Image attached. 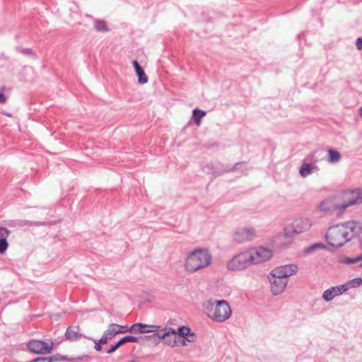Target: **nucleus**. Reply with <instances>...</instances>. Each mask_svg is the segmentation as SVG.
I'll return each mask as SVG.
<instances>
[{
    "label": "nucleus",
    "instance_id": "1",
    "mask_svg": "<svg viewBox=\"0 0 362 362\" xmlns=\"http://www.w3.org/2000/svg\"><path fill=\"white\" fill-rule=\"evenodd\" d=\"M360 230L361 226L355 221L337 224L328 229L325 235L326 240L330 246L339 248L355 238Z\"/></svg>",
    "mask_w": 362,
    "mask_h": 362
},
{
    "label": "nucleus",
    "instance_id": "2",
    "mask_svg": "<svg viewBox=\"0 0 362 362\" xmlns=\"http://www.w3.org/2000/svg\"><path fill=\"white\" fill-rule=\"evenodd\" d=\"M202 308L206 315L216 322H225L232 314L231 308L226 300L209 299L203 303Z\"/></svg>",
    "mask_w": 362,
    "mask_h": 362
},
{
    "label": "nucleus",
    "instance_id": "3",
    "mask_svg": "<svg viewBox=\"0 0 362 362\" xmlns=\"http://www.w3.org/2000/svg\"><path fill=\"white\" fill-rule=\"evenodd\" d=\"M212 256L206 248H197L190 252L185 260V268L190 272H195L209 267L211 264Z\"/></svg>",
    "mask_w": 362,
    "mask_h": 362
},
{
    "label": "nucleus",
    "instance_id": "4",
    "mask_svg": "<svg viewBox=\"0 0 362 362\" xmlns=\"http://www.w3.org/2000/svg\"><path fill=\"white\" fill-rule=\"evenodd\" d=\"M362 202L361 197V189H356L344 194V202L342 204H336L333 210L341 212L349 206L357 204Z\"/></svg>",
    "mask_w": 362,
    "mask_h": 362
},
{
    "label": "nucleus",
    "instance_id": "5",
    "mask_svg": "<svg viewBox=\"0 0 362 362\" xmlns=\"http://www.w3.org/2000/svg\"><path fill=\"white\" fill-rule=\"evenodd\" d=\"M247 251L251 264H260L268 261L273 256L272 250L264 247L251 248Z\"/></svg>",
    "mask_w": 362,
    "mask_h": 362
},
{
    "label": "nucleus",
    "instance_id": "6",
    "mask_svg": "<svg viewBox=\"0 0 362 362\" xmlns=\"http://www.w3.org/2000/svg\"><path fill=\"white\" fill-rule=\"evenodd\" d=\"M251 265L247 251L239 253L227 263V268L230 271L244 269Z\"/></svg>",
    "mask_w": 362,
    "mask_h": 362
},
{
    "label": "nucleus",
    "instance_id": "7",
    "mask_svg": "<svg viewBox=\"0 0 362 362\" xmlns=\"http://www.w3.org/2000/svg\"><path fill=\"white\" fill-rule=\"evenodd\" d=\"M54 344L52 341L31 340L28 343L30 351L37 354H49L53 349Z\"/></svg>",
    "mask_w": 362,
    "mask_h": 362
},
{
    "label": "nucleus",
    "instance_id": "8",
    "mask_svg": "<svg viewBox=\"0 0 362 362\" xmlns=\"http://www.w3.org/2000/svg\"><path fill=\"white\" fill-rule=\"evenodd\" d=\"M268 278L271 284V291L274 295H279L284 291L288 284L287 279L275 275L273 272L269 274Z\"/></svg>",
    "mask_w": 362,
    "mask_h": 362
},
{
    "label": "nucleus",
    "instance_id": "9",
    "mask_svg": "<svg viewBox=\"0 0 362 362\" xmlns=\"http://www.w3.org/2000/svg\"><path fill=\"white\" fill-rule=\"evenodd\" d=\"M298 269V267H297V265L294 264H291L276 267L272 272L275 274V275H279V277L284 278L286 279L287 277H289L293 274H296Z\"/></svg>",
    "mask_w": 362,
    "mask_h": 362
},
{
    "label": "nucleus",
    "instance_id": "10",
    "mask_svg": "<svg viewBox=\"0 0 362 362\" xmlns=\"http://www.w3.org/2000/svg\"><path fill=\"white\" fill-rule=\"evenodd\" d=\"M310 221L308 218H300L296 219L291 225L293 234H300L310 229Z\"/></svg>",
    "mask_w": 362,
    "mask_h": 362
},
{
    "label": "nucleus",
    "instance_id": "11",
    "mask_svg": "<svg viewBox=\"0 0 362 362\" xmlns=\"http://www.w3.org/2000/svg\"><path fill=\"white\" fill-rule=\"evenodd\" d=\"M255 236L256 233L254 228H243L235 233L234 240L237 242L242 243L252 240Z\"/></svg>",
    "mask_w": 362,
    "mask_h": 362
},
{
    "label": "nucleus",
    "instance_id": "12",
    "mask_svg": "<svg viewBox=\"0 0 362 362\" xmlns=\"http://www.w3.org/2000/svg\"><path fill=\"white\" fill-rule=\"evenodd\" d=\"M347 291V288L342 285L333 286L325 290L323 293L322 298L326 301L332 300L335 296H339Z\"/></svg>",
    "mask_w": 362,
    "mask_h": 362
},
{
    "label": "nucleus",
    "instance_id": "13",
    "mask_svg": "<svg viewBox=\"0 0 362 362\" xmlns=\"http://www.w3.org/2000/svg\"><path fill=\"white\" fill-rule=\"evenodd\" d=\"M83 337L80 332V328L78 326H70L67 327L65 332V338L66 340L73 341H78Z\"/></svg>",
    "mask_w": 362,
    "mask_h": 362
},
{
    "label": "nucleus",
    "instance_id": "14",
    "mask_svg": "<svg viewBox=\"0 0 362 362\" xmlns=\"http://www.w3.org/2000/svg\"><path fill=\"white\" fill-rule=\"evenodd\" d=\"M139 338L134 336H125L120 339L117 343L114 345H112L108 350H107V354H112L115 352L122 344H125L127 342L136 343L138 342Z\"/></svg>",
    "mask_w": 362,
    "mask_h": 362
},
{
    "label": "nucleus",
    "instance_id": "15",
    "mask_svg": "<svg viewBox=\"0 0 362 362\" xmlns=\"http://www.w3.org/2000/svg\"><path fill=\"white\" fill-rule=\"evenodd\" d=\"M132 64L138 76V82L141 84L146 83L148 81V76L140 66L139 63L136 60H134L132 62Z\"/></svg>",
    "mask_w": 362,
    "mask_h": 362
},
{
    "label": "nucleus",
    "instance_id": "16",
    "mask_svg": "<svg viewBox=\"0 0 362 362\" xmlns=\"http://www.w3.org/2000/svg\"><path fill=\"white\" fill-rule=\"evenodd\" d=\"M313 170H319L318 166L314 163H303L300 168V174L302 177H305L311 174Z\"/></svg>",
    "mask_w": 362,
    "mask_h": 362
},
{
    "label": "nucleus",
    "instance_id": "17",
    "mask_svg": "<svg viewBox=\"0 0 362 362\" xmlns=\"http://www.w3.org/2000/svg\"><path fill=\"white\" fill-rule=\"evenodd\" d=\"M152 329L148 328L147 324L135 323L131 326L130 332L134 334L150 333Z\"/></svg>",
    "mask_w": 362,
    "mask_h": 362
},
{
    "label": "nucleus",
    "instance_id": "18",
    "mask_svg": "<svg viewBox=\"0 0 362 362\" xmlns=\"http://www.w3.org/2000/svg\"><path fill=\"white\" fill-rule=\"evenodd\" d=\"M93 23L94 29L97 32L105 33L109 31V28L105 21L98 18H93Z\"/></svg>",
    "mask_w": 362,
    "mask_h": 362
},
{
    "label": "nucleus",
    "instance_id": "19",
    "mask_svg": "<svg viewBox=\"0 0 362 362\" xmlns=\"http://www.w3.org/2000/svg\"><path fill=\"white\" fill-rule=\"evenodd\" d=\"M117 324H110L107 327V329L104 332L105 334L109 337L111 340L113 339L117 334H120V331L117 330Z\"/></svg>",
    "mask_w": 362,
    "mask_h": 362
},
{
    "label": "nucleus",
    "instance_id": "20",
    "mask_svg": "<svg viewBox=\"0 0 362 362\" xmlns=\"http://www.w3.org/2000/svg\"><path fill=\"white\" fill-rule=\"evenodd\" d=\"M163 332L160 333L159 331L156 333L154 335H156L158 338L161 339H165L169 337L170 335H175L176 331L175 329L172 327L163 328Z\"/></svg>",
    "mask_w": 362,
    "mask_h": 362
},
{
    "label": "nucleus",
    "instance_id": "21",
    "mask_svg": "<svg viewBox=\"0 0 362 362\" xmlns=\"http://www.w3.org/2000/svg\"><path fill=\"white\" fill-rule=\"evenodd\" d=\"M206 115V112L199 110V109H194L193 110V119L194 120V122L196 125L199 126L201 124L202 118L204 117Z\"/></svg>",
    "mask_w": 362,
    "mask_h": 362
},
{
    "label": "nucleus",
    "instance_id": "22",
    "mask_svg": "<svg viewBox=\"0 0 362 362\" xmlns=\"http://www.w3.org/2000/svg\"><path fill=\"white\" fill-rule=\"evenodd\" d=\"M329 163H337L341 159V154L339 151L329 148L328 150Z\"/></svg>",
    "mask_w": 362,
    "mask_h": 362
},
{
    "label": "nucleus",
    "instance_id": "23",
    "mask_svg": "<svg viewBox=\"0 0 362 362\" xmlns=\"http://www.w3.org/2000/svg\"><path fill=\"white\" fill-rule=\"evenodd\" d=\"M362 284V279L360 277L354 278L352 280H350L347 281L346 284H344L346 288H347V290H349L351 288H355L361 286Z\"/></svg>",
    "mask_w": 362,
    "mask_h": 362
},
{
    "label": "nucleus",
    "instance_id": "24",
    "mask_svg": "<svg viewBox=\"0 0 362 362\" xmlns=\"http://www.w3.org/2000/svg\"><path fill=\"white\" fill-rule=\"evenodd\" d=\"M362 260V255H360L354 258L351 257H344L340 259V262L344 264H351L358 262Z\"/></svg>",
    "mask_w": 362,
    "mask_h": 362
},
{
    "label": "nucleus",
    "instance_id": "25",
    "mask_svg": "<svg viewBox=\"0 0 362 362\" xmlns=\"http://www.w3.org/2000/svg\"><path fill=\"white\" fill-rule=\"evenodd\" d=\"M317 158L315 157V151L310 153L305 158L304 161L308 162L307 163H314L315 165L317 162Z\"/></svg>",
    "mask_w": 362,
    "mask_h": 362
},
{
    "label": "nucleus",
    "instance_id": "26",
    "mask_svg": "<svg viewBox=\"0 0 362 362\" xmlns=\"http://www.w3.org/2000/svg\"><path fill=\"white\" fill-rule=\"evenodd\" d=\"M190 332V328L187 326H182L178 328L177 331H176V334H179L180 336L185 337L186 335H189Z\"/></svg>",
    "mask_w": 362,
    "mask_h": 362
},
{
    "label": "nucleus",
    "instance_id": "27",
    "mask_svg": "<svg viewBox=\"0 0 362 362\" xmlns=\"http://www.w3.org/2000/svg\"><path fill=\"white\" fill-rule=\"evenodd\" d=\"M17 225L18 226L23 227V226H40L41 223L38 222H32L29 221L28 220H20L18 221Z\"/></svg>",
    "mask_w": 362,
    "mask_h": 362
},
{
    "label": "nucleus",
    "instance_id": "28",
    "mask_svg": "<svg viewBox=\"0 0 362 362\" xmlns=\"http://www.w3.org/2000/svg\"><path fill=\"white\" fill-rule=\"evenodd\" d=\"M166 344L171 346H175L177 345V341H179V339L177 338L176 334L175 335H170L169 337L165 339Z\"/></svg>",
    "mask_w": 362,
    "mask_h": 362
},
{
    "label": "nucleus",
    "instance_id": "29",
    "mask_svg": "<svg viewBox=\"0 0 362 362\" xmlns=\"http://www.w3.org/2000/svg\"><path fill=\"white\" fill-rule=\"evenodd\" d=\"M8 247V243L6 240L0 239V254H4Z\"/></svg>",
    "mask_w": 362,
    "mask_h": 362
},
{
    "label": "nucleus",
    "instance_id": "30",
    "mask_svg": "<svg viewBox=\"0 0 362 362\" xmlns=\"http://www.w3.org/2000/svg\"><path fill=\"white\" fill-rule=\"evenodd\" d=\"M11 232L5 227H0V239L6 240Z\"/></svg>",
    "mask_w": 362,
    "mask_h": 362
},
{
    "label": "nucleus",
    "instance_id": "31",
    "mask_svg": "<svg viewBox=\"0 0 362 362\" xmlns=\"http://www.w3.org/2000/svg\"><path fill=\"white\" fill-rule=\"evenodd\" d=\"M148 328L153 330V331H151V332H155V334L157 333L158 331L163 330V328H162L160 326L155 325H148Z\"/></svg>",
    "mask_w": 362,
    "mask_h": 362
},
{
    "label": "nucleus",
    "instance_id": "32",
    "mask_svg": "<svg viewBox=\"0 0 362 362\" xmlns=\"http://www.w3.org/2000/svg\"><path fill=\"white\" fill-rule=\"evenodd\" d=\"M117 330L119 329L120 331V334L130 332V329H131V327L119 325L117 324Z\"/></svg>",
    "mask_w": 362,
    "mask_h": 362
},
{
    "label": "nucleus",
    "instance_id": "33",
    "mask_svg": "<svg viewBox=\"0 0 362 362\" xmlns=\"http://www.w3.org/2000/svg\"><path fill=\"white\" fill-rule=\"evenodd\" d=\"M184 338L189 342H194L195 341V334L190 332L189 335H186Z\"/></svg>",
    "mask_w": 362,
    "mask_h": 362
},
{
    "label": "nucleus",
    "instance_id": "34",
    "mask_svg": "<svg viewBox=\"0 0 362 362\" xmlns=\"http://www.w3.org/2000/svg\"><path fill=\"white\" fill-rule=\"evenodd\" d=\"M109 340H110V339H109V337L104 332L103 336H102V337L99 339V341L102 344H105L107 343V341Z\"/></svg>",
    "mask_w": 362,
    "mask_h": 362
},
{
    "label": "nucleus",
    "instance_id": "35",
    "mask_svg": "<svg viewBox=\"0 0 362 362\" xmlns=\"http://www.w3.org/2000/svg\"><path fill=\"white\" fill-rule=\"evenodd\" d=\"M18 50L23 54H33V52L30 48L23 49V48H18Z\"/></svg>",
    "mask_w": 362,
    "mask_h": 362
},
{
    "label": "nucleus",
    "instance_id": "36",
    "mask_svg": "<svg viewBox=\"0 0 362 362\" xmlns=\"http://www.w3.org/2000/svg\"><path fill=\"white\" fill-rule=\"evenodd\" d=\"M356 45L358 49L362 50V37L357 38Z\"/></svg>",
    "mask_w": 362,
    "mask_h": 362
},
{
    "label": "nucleus",
    "instance_id": "37",
    "mask_svg": "<svg viewBox=\"0 0 362 362\" xmlns=\"http://www.w3.org/2000/svg\"><path fill=\"white\" fill-rule=\"evenodd\" d=\"M94 343H95V349L98 351H100L102 350V344L100 343V341H96V340H94Z\"/></svg>",
    "mask_w": 362,
    "mask_h": 362
},
{
    "label": "nucleus",
    "instance_id": "38",
    "mask_svg": "<svg viewBox=\"0 0 362 362\" xmlns=\"http://www.w3.org/2000/svg\"><path fill=\"white\" fill-rule=\"evenodd\" d=\"M325 204H326V202H323L320 204V208L322 211H329L330 210V208L329 207H325Z\"/></svg>",
    "mask_w": 362,
    "mask_h": 362
},
{
    "label": "nucleus",
    "instance_id": "39",
    "mask_svg": "<svg viewBox=\"0 0 362 362\" xmlns=\"http://www.w3.org/2000/svg\"><path fill=\"white\" fill-rule=\"evenodd\" d=\"M240 164H241V163H235V166H234L233 168H230V169H228V170H224V171H223V172H224V173L234 172V171L235 170V169H236V167H237L238 165H240Z\"/></svg>",
    "mask_w": 362,
    "mask_h": 362
},
{
    "label": "nucleus",
    "instance_id": "40",
    "mask_svg": "<svg viewBox=\"0 0 362 362\" xmlns=\"http://www.w3.org/2000/svg\"><path fill=\"white\" fill-rule=\"evenodd\" d=\"M325 246L323 244H320V243L315 244V245H313L311 247L312 249H315V248H325Z\"/></svg>",
    "mask_w": 362,
    "mask_h": 362
},
{
    "label": "nucleus",
    "instance_id": "41",
    "mask_svg": "<svg viewBox=\"0 0 362 362\" xmlns=\"http://www.w3.org/2000/svg\"><path fill=\"white\" fill-rule=\"evenodd\" d=\"M6 96L3 93H0V103H6Z\"/></svg>",
    "mask_w": 362,
    "mask_h": 362
},
{
    "label": "nucleus",
    "instance_id": "42",
    "mask_svg": "<svg viewBox=\"0 0 362 362\" xmlns=\"http://www.w3.org/2000/svg\"><path fill=\"white\" fill-rule=\"evenodd\" d=\"M358 113L361 117H362V106L358 110Z\"/></svg>",
    "mask_w": 362,
    "mask_h": 362
},
{
    "label": "nucleus",
    "instance_id": "43",
    "mask_svg": "<svg viewBox=\"0 0 362 362\" xmlns=\"http://www.w3.org/2000/svg\"><path fill=\"white\" fill-rule=\"evenodd\" d=\"M182 345H183V346H185V345H186V344H185V340H182Z\"/></svg>",
    "mask_w": 362,
    "mask_h": 362
},
{
    "label": "nucleus",
    "instance_id": "44",
    "mask_svg": "<svg viewBox=\"0 0 362 362\" xmlns=\"http://www.w3.org/2000/svg\"><path fill=\"white\" fill-rule=\"evenodd\" d=\"M61 359H62V360H66V356H63V357H62V358H61Z\"/></svg>",
    "mask_w": 362,
    "mask_h": 362
},
{
    "label": "nucleus",
    "instance_id": "45",
    "mask_svg": "<svg viewBox=\"0 0 362 362\" xmlns=\"http://www.w3.org/2000/svg\"><path fill=\"white\" fill-rule=\"evenodd\" d=\"M149 337H150L149 336H144L143 338L148 339Z\"/></svg>",
    "mask_w": 362,
    "mask_h": 362
},
{
    "label": "nucleus",
    "instance_id": "46",
    "mask_svg": "<svg viewBox=\"0 0 362 362\" xmlns=\"http://www.w3.org/2000/svg\"><path fill=\"white\" fill-rule=\"evenodd\" d=\"M360 267H362V262L360 264Z\"/></svg>",
    "mask_w": 362,
    "mask_h": 362
},
{
    "label": "nucleus",
    "instance_id": "47",
    "mask_svg": "<svg viewBox=\"0 0 362 362\" xmlns=\"http://www.w3.org/2000/svg\"><path fill=\"white\" fill-rule=\"evenodd\" d=\"M361 248H362V243H361Z\"/></svg>",
    "mask_w": 362,
    "mask_h": 362
}]
</instances>
